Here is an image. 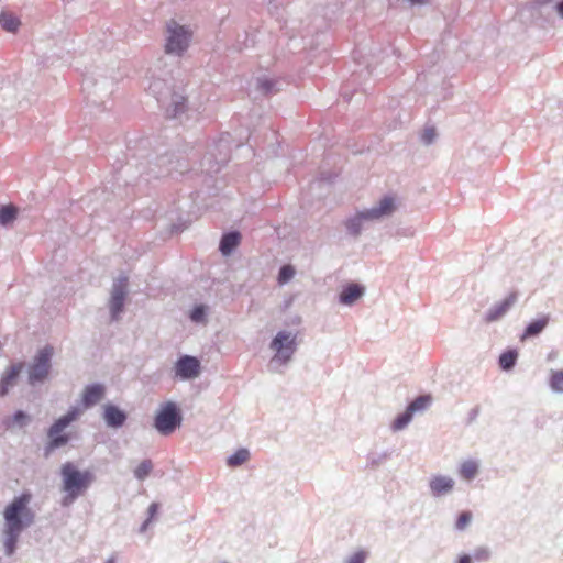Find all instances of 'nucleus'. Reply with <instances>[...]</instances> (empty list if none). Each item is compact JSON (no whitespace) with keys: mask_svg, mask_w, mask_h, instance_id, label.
Listing matches in <instances>:
<instances>
[{"mask_svg":"<svg viewBox=\"0 0 563 563\" xmlns=\"http://www.w3.org/2000/svg\"><path fill=\"white\" fill-rule=\"evenodd\" d=\"M547 323H548L547 318H542V319L531 322L525 331V336H531V335L539 334L545 328Z\"/></svg>","mask_w":563,"mask_h":563,"instance_id":"23","label":"nucleus"},{"mask_svg":"<svg viewBox=\"0 0 563 563\" xmlns=\"http://www.w3.org/2000/svg\"><path fill=\"white\" fill-rule=\"evenodd\" d=\"M104 396V387L99 384L87 386L82 394V402L85 408L98 404Z\"/></svg>","mask_w":563,"mask_h":563,"instance_id":"15","label":"nucleus"},{"mask_svg":"<svg viewBox=\"0 0 563 563\" xmlns=\"http://www.w3.org/2000/svg\"><path fill=\"white\" fill-rule=\"evenodd\" d=\"M550 386L554 391L563 393V371H552Z\"/></svg>","mask_w":563,"mask_h":563,"instance_id":"26","label":"nucleus"},{"mask_svg":"<svg viewBox=\"0 0 563 563\" xmlns=\"http://www.w3.org/2000/svg\"><path fill=\"white\" fill-rule=\"evenodd\" d=\"M517 353L512 351L505 352L499 357V365L504 369H509L515 365Z\"/></svg>","mask_w":563,"mask_h":563,"instance_id":"27","label":"nucleus"},{"mask_svg":"<svg viewBox=\"0 0 563 563\" xmlns=\"http://www.w3.org/2000/svg\"><path fill=\"white\" fill-rule=\"evenodd\" d=\"M364 294V288L357 284H349L340 294V302L343 305H353Z\"/></svg>","mask_w":563,"mask_h":563,"instance_id":"16","label":"nucleus"},{"mask_svg":"<svg viewBox=\"0 0 563 563\" xmlns=\"http://www.w3.org/2000/svg\"><path fill=\"white\" fill-rule=\"evenodd\" d=\"M437 132L435 129L432 126L426 128L421 134V139L426 144L432 143V141L435 139Z\"/></svg>","mask_w":563,"mask_h":563,"instance_id":"32","label":"nucleus"},{"mask_svg":"<svg viewBox=\"0 0 563 563\" xmlns=\"http://www.w3.org/2000/svg\"><path fill=\"white\" fill-rule=\"evenodd\" d=\"M364 220H367L365 217H363V212L357 213L354 218L347 220L346 228L347 230L356 235L361 231V225Z\"/></svg>","mask_w":563,"mask_h":563,"instance_id":"24","label":"nucleus"},{"mask_svg":"<svg viewBox=\"0 0 563 563\" xmlns=\"http://www.w3.org/2000/svg\"><path fill=\"white\" fill-rule=\"evenodd\" d=\"M18 210L13 206H3L0 208V224H8L16 218Z\"/></svg>","mask_w":563,"mask_h":563,"instance_id":"21","label":"nucleus"},{"mask_svg":"<svg viewBox=\"0 0 563 563\" xmlns=\"http://www.w3.org/2000/svg\"><path fill=\"white\" fill-rule=\"evenodd\" d=\"M241 242L239 232H230L222 236L220 242V251L223 255H229Z\"/></svg>","mask_w":563,"mask_h":563,"instance_id":"17","label":"nucleus"},{"mask_svg":"<svg viewBox=\"0 0 563 563\" xmlns=\"http://www.w3.org/2000/svg\"><path fill=\"white\" fill-rule=\"evenodd\" d=\"M0 24L8 32H15L20 26L19 19L12 13L3 12L0 14Z\"/></svg>","mask_w":563,"mask_h":563,"instance_id":"18","label":"nucleus"},{"mask_svg":"<svg viewBox=\"0 0 563 563\" xmlns=\"http://www.w3.org/2000/svg\"><path fill=\"white\" fill-rule=\"evenodd\" d=\"M271 349L275 351L276 358L286 363L296 350L295 336L290 332L280 331L272 341Z\"/></svg>","mask_w":563,"mask_h":563,"instance_id":"7","label":"nucleus"},{"mask_svg":"<svg viewBox=\"0 0 563 563\" xmlns=\"http://www.w3.org/2000/svg\"><path fill=\"white\" fill-rule=\"evenodd\" d=\"M191 38V32L185 26L172 20L167 23V35L165 49L167 53L180 55L187 49Z\"/></svg>","mask_w":563,"mask_h":563,"instance_id":"3","label":"nucleus"},{"mask_svg":"<svg viewBox=\"0 0 563 563\" xmlns=\"http://www.w3.org/2000/svg\"><path fill=\"white\" fill-rule=\"evenodd\" d=\"M477 562H484L489 559V551L486 548H478L474 551L473 556H471Z\"/></svg>","mask_w":563,"mask_h":563,"instance_id":"31","label":"nucleus"},{"mask_svg":"<svg viewBox=\"0 0 563 563\" xmlns=\"http://www.w3.org/2000/svg\"><path fill=\"white\" fill-rule=\"evenodd\" d=\"M472 520V514L470 511L462 512L456 520V528L463 530Z\"/></svg>","mask_w":563,"mask_h":563,"instance_id":"30","label":"nucleus"},{"mask_svg":"<svg viewBox=\"0 0 563 563\" xmlns=\"http://www.w3.org/2000/svg\"><path fill=\"white\" fill-rule=\"evenodd\" d=\"M157 510H158V504L153 503L150 505V507H148L150 519H152L156 515Z\"/></svg>","mask_w":563,"mask_h":563,"instance_id":"37","label":"nucleus"},{"mask_svg":"<svg viewBox=\"0 0 563 563\" xmlns=\"http://www.w3.org/2000/svg\"><path fill=\"white\" fill-rule=\"evenodd\" d=\"M126 284H128V278H122V279H119L118 283H115L113 286L111 299H110V310H111L113 319H117L119 313L123 309Z\"/></svg>","mask_w":563,"mask_h":563,"instance_id":"9","label":"nucleus"},{"mask_svg":"<svg viewBox=\"0 0 563 563\" xmlns=\"http://www.w3.org/2000/svg\"><path fill=\"white\" fill-rule=\"evenodd\" d=\"M54 350L51 345L41 349L34 357L33 364L29 369V382L34 385L47 378L51 369V358Z\"/></svg>","mask_w":563,"mask_h":563,"instance_id":"6","label":"nucleus"},{"mask_svg":"<svg viewBox=\"0 0 563 563\" xmlns=\"http://www.w3.org/2000/svg\"><path fill=\"white\" fill-rule=\"evenodd\" d=\"M411 3L413 4H421L423 3L426 0H409Z\"/></svg>","mask_w":563,"mask_h":563,"instance_id":"41","label":"nucleus"},{"mask_svg":"<svg viewBox=\"0 0 563 563\" xmlns=\"http://www.w3.org/2000/svg\"><path fill=\"white\" fill-rule=\"evenodd\" d=\"M412 418V413L407 409L402 415L398 416L393 422L394 430H400L405 428Z\"/></svg>","mask_w":563,"mask_h":563,"instance_id":"28","label":"nucleus"},{"mask_svg":"<svg viewBox=\"0 0 563 563\" xmlns=\"http://www.w3.org/2000/svg\"><path fill=\"white\" fill-rule=\"evenodd\" d=\"M32 499L30 493L15 497L4 509V550L8 555L13 554L20 533L34 521V512L29 507Z\"/></svg>","mask_w":563,"mask_h":563,"instance_id":"1","label":"nucleus"},{"mask_svg":"<svg viewBox=\"0 0 563 563\" xmlns=\"http://www.w3.org/2000/svg\"><path fill=\"white\" fill-rule=\"evenodd\" d=\"M106 563H114L113 559H109Z\"/></svg>","mask_w":563,"mask_h":563,"instance_id":"42","label":"nucleus"},{"mask_svg":"<svg viewBox=\"0 0 563 563\" xmlns=\"http://www.w3.org/2000/svg\"><path fill=\"white\" fill-rule=\"evenodd\" d=\"M558 13L563 16V0L556 5Z\"/></svg>","mask_w":563,"mask_h":563,"instance_id":"40","label":"nucleus"},{"mask_svg":"<svg viewBox=\"0 0 563 563\" xmlns=\"http://www.w3.org/2000/svg\"><path fill=\"white\" fill-rule=\"evenodd\" d=\"M517 296L516 294H510L508 297H506L500 303L496 305L494 308H492L487 316L486 321L493 322L501 318L509 309L510 307L516 302Z\"/></svg>","mask_w":563,"mask_h":563,"instance_id":"14","label":"nucleus"},{"mask_svg":"<svg viewBox=\"0 0 563 563\" xmlns=\"http://www.w3.org/2000/svg\"><path fill=\"white\" fill-rule=\"evenodd\" d=\"M181 423V415L176 404L165 402L155 417V428L161 434L168 435Z\"/></svg>","mask_w":563,"mask_h":563,"instance_id":"4","label":"nucleus"},{"mask_svg":"<svg viewBox=\"0 0 563 563\" xmlns=\"http://www.w3.org/2000/svg\"><path fill=\"white\" fill-rule=\"evenodd\" d=\"M23 368H24V364L19 362V363H14V364L10 365L5 369L3 376L0 380V395L7 394L9 387L15 383L18 376L20 375V373L22 372Z\"/></svg>","mask_w":563,"mask_h":563,"instance_id":"11","label":"nucleus"},{"mask_svg":"<svg viewBox=\"0 0 563 563\" xmlns=\"http://www.w3.org/2000/svg\"><path fill=\"white\" fill-rule=\"evenodd\" d=\"M478 472V465L475 461H465L460 467V475L466 479H473Z\"/></svg>","mask_w":563,"mask_h":563,"instance_id":"19","label":"nucleus"},{"mask_svg":"<svg viewBox=\"0 0 563 563\" xmlns=\"http://www.w3.org/2000/svg\"><path fill=\"white\" fill-rule=\"evenodd\" d=\"M184 103H185L184 97H179V100L175 101L174 115H177L178 113H180L184 110Z\"/></svg>","mask_w":563,"mask_h":563,"instance_id":"35","label":"nucleus"},{"mask_svg":"<svg viewBox=\"0 0 563 563\" xmlns=\"http://www.w3.org/2000/svg\"><path fill=\"white\" fill-rule=\"evenodd\" d=\"M396 209V202L393 197H384L377 207L363 211V217L368 220H378L382 217L391 214Z\"/></svg>","mask_w":563,"mask_h":563,"instance_id":"10","label":"nucleus"},{"mask_svg":"<svg viewBox=\"0 0 563 563\" xmlns=\"http://www.w3.org/2000/svg\"><path fill=\"white\" fill-rule=\"evenodd\" d=\"M152 470H153V464H152L151 460H144L134 470V475L137 479L143 481L144 478H146L150 475Z\"/></svg>","mask_w":563,"mask_h":563,"instance_id":"22","label":"nucleus"},{"mask_svg":"<svg viewBox=\"0 0 563 563\" xmlns=\"http://www.w3.org/2000/svg\"><path fill=\"white\" fill-rule=\"evenodd\" d=\"M203 316H205V309H203V307L200 306V307H196L191 311L190 318L195 322H200L203 320Z\"/></svg>","mask_w":563,"mask_h":563,"instance_id":"33","label":"nucleus"},{"mask_svg":"<svg viewBox=\"0 0 563 563\" xmlns=\"http://www.w3.org/2000/svg\"><path fill=\"white\" fill-rule=\"evenodd\" d=\"M175 372L183 379L195 378L200 373V362L194 356L185 355L175 364Z\"/></svg>","mask_w":563,"mask_h":563,"instance_id":"8","label":"nucleus"},{"mask_svg":"<svg viewBox=\"0 0 563 563\" xmlns=\"http://www.w3.org/2000/svg\"><path fill=\"white\" fill-rule=\"evenodd\" d=\"M260 87L261 89L264 91V92H268L271 91L272 87H273V82L269 81V80H262L260 82Z\"/></svg>","mask_w":563,"mask_h":563,"instance_id":"36","label":"nucleus"},{"mask_svg":"<svg viewBox=\"0 0 563 563\" xmlns=\"http://www.w3.org/2000/svg\"><path fill=\"white\" fill-rule=\"evenodd\" d=\"M457 563H472V558L467 554L460 556Z\"/></svg>","mask_w":563,"mask_h":563,"instance_id":"38","label":"nucleus"},{"mask_svg":"<svg viewBox=\"0 0 563 563\" xmlns=\"http://www.w3.org/2000/svg\"><path fill=\"white\" fill-rule=\"evenodd\" d=\"M81 415L79 408L70 409L65 416L57 419L48 430L49 443L48 449L54 450L65 445L69 437L62 434L65 428H67L73 421H75Z\"/></svg>","mask_w":563,"mask_h":563,"instance_id":"5","label":"nucleus"},{"mask_svg":"<svg viewBox=\"0 0 563 563\" xmlns=\"http://www.w3.org/2000/svg\"><path fill=\"white\" fill-rule=\"evenodd\" d=\"M250 459V452L246 449H239L228 459V465L236 467L245 463Z\"/></svg>","mask_w":563,"mask_h":563,"instance_id":"20","label":"nucleus"},{"mask_svg":"<svg viewBox=\"0 0 563 563\" xmlns=\"http://www.w3.org/2000/svg\"><path fill=\"white\" fill-rule=\"evenodd\" d=\"M430 402H431V397L430 396H420V397L416 398L408 406L407 409L413 415V412L419 411V410H423L424 408H427Z\"/></svg>","mask_w":563,"mask_h":563,"instance_id":"25","label":"nucleus"},{"mask_svg":"<svg viewBox=\"0 0 563 563\" xmlns=\"http://www.w3.org/2000/svg\"><path fill=\"white\" fill-rule=\"evenodd\" d=\"M295 275V269L290 265H285L280 268L278 282L280 284L287 283Z\"/></svg>","mask_w":563,"mask_h":563,"instance_id":"29","label":"nucleus"},{"mask_svg":"<svg viewBox=\"0 0 563 563\" xmlns=\"http://www.w3.org/2000/svg\"><path fill=\"white\" fill-rule=\"evenodd\" d=\"M103 418L109 427H121L125 420L126 415L114 405H106L103 408Z\"/></svg>","mask_w":563,"mask_h":563,"instance_id":"13","label":"nucleus"},{"mask_svg":"<svg viewBox=\"0 0 563 563\" xmlns=\"http://www.w3.org/2000/svg\"><path fill=\"white\" fill-rule=\"evenodd\" d=\"M455 482L453 478L442 475H437L430 481L431 493L439 497L450 493L454 488Z\"/></svg>","mask_w":563,"mask_h":563,"instance_id":"12","label":"nucleus"},{"mask_svg":"<svg viewBox=\"0 0 563 563\" xmlns=\"http://www.w3.org/2000/svg\"><path fill=\"white\" fill-rule=\"evenodd\" d=\"M62 476L63 490L66 493L63 498L64 506L70 505L93 481V474L90 471L80 472L69 462L62 466Z\"/></svg>","mask_w":563,"mask_h":563,"instance_id":"2","label":"nucleus"},{"mask_svg":"<svg viewBox=\"0 0 563 563\" xmlns=\"http://www.w3.org/2000/svg\"><path fill=\"white\" fill-rule=\"evenodd\" d=\"M26 418V416L24 415V412L22 411H18L15 415H14V420L16 422H21L22 420H24Z\"/></svg>","mask_w":563,"mask_h":563,"instance_id":"39","label":"nucleus"},{"mask_svg":"<svg viewBox=\"0 0 563 563\" xmlns=\"http://www.w3.org/2000/svg\"><path fill=\"white\" fill-rule=\"evenodd\" d=\"M366 559V553L364 551H358L354 553L350 559L347 560V563H364Z\"/></svg>","mask_w":563,"mask_h":563,"instance_id":"34","label":"nucleus"}]
</instances>
